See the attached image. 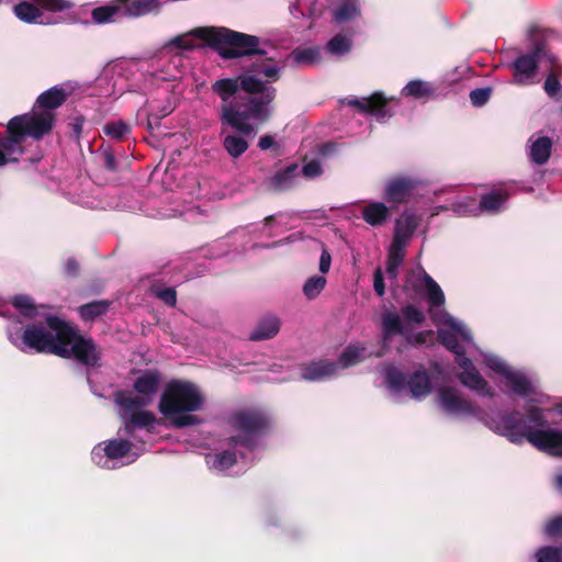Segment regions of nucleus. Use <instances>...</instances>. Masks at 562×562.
Returning <instances> with one entry per match:
<instances>
[{
    "mask_svg": "<svg viewBox=\"0 0 562 562\" xmlns=\"http://www.w3.org/2000/svg\"><path fill=\"white\" fill-rule=\"evenodd\" d=\"M176 37L168 41L161 48L160 56L151 64V74L157 80L176 81L183 75V58L181 52H189L195 47L172 45Z\"/></svg>",
    "mask_w": 562,
    "mask_h": 562,
    "instance_id": "16",
    "label": "nucleus"
},
{
    "mask_svg": "<svg viewBox=\"0 0 562 562\" xmlns=\"http://www.w3.org/2000/svg\"><path fill=\"white\" fill-rule=\"evenodd\" d=\"M367 349L363 346L359 344H353L347 346L344 349L340 357L338 358V361L335 363L338 364L339 371L361 362L367 358Z\"/></svg>",
    "mask_w": 562,
    "mask_h": 562,
    "instance_id": "30",
    "label": "nucleus"
},
{
    "mask_svg": "<svg viewBox=\"0 0 562 562\" xmlns=\"http://www.w3.org/2000/svg\"><path fill=\"white\" fill-rule=\"evenodd\" d=\"M151 293L169 306H175L177 302V293L173 288H164L159 284H153Z\"/></svg>",
    "mask_w": 562,
    "mask_h": 562,
    "instance_id": "42",
    "label": "nucleus"
},
{
    "mask_svg": "<svg viewBox=\"0 0 562 562\" xmlns=\"http://www.w3.org/2000/svg\"><path fill=\"white\" fill-rule=\"evenodd\" d=\"M537 562H562V549L542 547L536 552Z\"/></svg>",
    "mask_w": 562,
    "mask_h": 562,
    "instance_id": "43",
    "label": "nucleus"
},
{
    "mask_svg": "<svg viewBox=\"0 0 562 562\" xmlns=\"http://www.w3.org/2000/svg\"><path fill=\"white\" fill-rule=\"evenodd\" d=\"M104 165L109 170H114L116 168L115 157L110 150L104 151Z\"/></svg>",
    "mask_w": 562,
    "mask_h": 562,
    "instance_id": "54",
    "label": "nucleus"
},
{
    "mask_svg": "<svg viewBox=\"0 0 562 562\" xmlns=\"http://www.w3.org/2000/svg\"><path fill=\"white\" fill-rule=\"evenodd\" d=\"M425 321L424 313L414 305H406L401 314L385 311L381 315V334L384 347H387L395 335H401L409 342L413 341L412 331Z\"/></svg>",
    "mask_w": 562,
    "mask_h": 562,
    "instance_id": "13",
    "label": "nucleus"
},
{
    "mask_svg": "<svg viewBox=\"0 0 562 562\" xmlns=\"http://www.w3.org/2000/svg\"><path fill=\"white\" fill-rule=\"evenodd\" d=\"M391 216V206L382 201H369L361 207L362 220L372 227L385 225Z\"/></svg>",
    "mask_w": 562,
    "mask_h": 562,
    "instance_id": "27",
    "label": "nucleus"
},
{
    "mask_svg": "<svg viewBox=\"0 0 562 562\" xmlns=\"http://www.w3.org/2000/svg\"><path fill=\"white\" fill-rule=\"evenodd\" d=\"M120 438L95 445L91 451L92 462L102 469L113 470L133 463L144 450L131 438L119 431Z\"/></svg>",
    "mask_w": 562,
    "mask_h": 562,
    "instance_id": "10",
    "label": "nucleus"
},
{
    "mask_svg": "<svg viewBox=\"0 0 562 562\" xmlns=\"http://www.w3.org/2000/svg\"><path fill=\"white\" fill-rule=\"evenodd\" d=\"M432 94L430 85L423 80H412L403 89L402 95L422 99Z\"/></svg>",
    "mask_w": 562,
    "mask_h": 562,
    "instance_id": "40",
    "label": "nucleus"
},
{
    "mask_svg": "<svg viewBox=\"0 0 562 562\" xmlns=\"http://www.w3.org/2000/svg\"><path fill=\"white\" fill-rule=\"evenodd\" d=\"M204 41L217 48L224 58H236L244 55H267L268 50L259 48V38L254 35L238 33L224 27H196L176 36L172 45L199 47Z\"/></svg>",
    "mask_w": 562,
    "mask_h": 562,
    "instance_id": "7",
    "label": "nucleus"
},
{
    "mask_svg": "<svg viewBox=\"0 0 562 562\" xmlns=\"http://www.w3.org/2000/svg\"><path fill=\"white\" fill-rule=\"evenodd\" d=\"M280 330V319L276 315L263 316L249 334L250 340H265L274 337Z\"/></svg>",
    "mask_w": 562,
    "mask_h": 562,
    "instance_id": "29",
    "label": "nucleus"
},
{
    "mask_svg": "<svg viewBox=\"0 0 562 562\" xmlns=\"http://www.w3.org/2000/svg\"><path fill=\"white\" fill-rule=\"evenodd\" d=\"M416 279L413 284L416 289H424L430 305V314L438 327L440 342L456 355V361L462 369L459 374L460 382L471 391L483 397H493L494 390L481 375L465 353L472 355V350L481 353L484 364L503 380L513 368L496 355L480 351L473 341L471 331L458 318L451 316L441 306L445 304V294L439 284L422 268L412 272L411 279Z\"/></svg>",
    "mask_w": 562,
    "mask_h": 562,
    "instance_id": "1",
    "label": "nucleus"
},
{
    "mask_svg": "<svg viewBox=\"0 0 562 562\" xmlns=\"http://www.w3.org/2000/svg\"><path fill=\"white\" fill-rule=\"evenodd\" d=\"M426 183L411 176H394L384 183L383 199L393 207L424 196Z\"/></svg>",
    "mask_w": 562,
    "mask_h": 562,
    "instance_id": "17",
    "label": "nucleus"
},
{
    "mask_svg": "<svg viewBox=\"0 0 562 562\" xmlns=\"http://www.w3.org/2000/svg\"><path fill=\"white\" fill-rule=\"evenodd\" d=\"M348 104L357 108L361 113L374 116L380 122L390 119L393 115V111L387 104V100L380 92H375L369 98L350 100L348 101Z\"/></svg>",
    "mask_w": 562,
    "mask_h": 562,
    "instance_id": "24",
    "label": "nucleus"
},
{
    "mask_svg": "<svg viewBox=\"0 0 562 562\" xmlns=\"http://www.w3.org/2000/svg\"><path fill=\"white\" fill-rule=\"evenodd\" d=\"M360 14V0H342L334 11V19L338 23H345L355 20Z\"/></svg>",
    "mask_w": 562,
    "mask_h": 562,
    "instance_id": "33",
    "label": "nucleus"
},
{
    "mask_svg": "<svg viewBox=\"0 0 562 562\" xmlns=\"http://www.w3.org/2000/svg\"><path fill=\"white\" fill-rule=\"evenodd\" d=\"M177 97L169 88L157 92V95L149 101L148 127L151 128L153 121H158L170 114L176 108Z\"/></svg>",
    "mask_w": 562,
    "mask_h": 562,
    "instance_id": "25",
    "label": "nucleus"
},
{
    "mask_svg": "<svg viewBox=\"0 0 562 562\" xmlns=\"http://www.w3.org/2000/svg\"><path fill=\"white\" fill-rule=\"evenodd\" d=\"M299 239H301V236L299 234H292V235L288 236L284 239L274 241L271 245H268V246H265V247L266 248H276V247H279V246H282V245H285V244H292V243H294V241H296Z\"/></svg>",
    "mask_w": 562,
    "mask_h": 562,
    "instance_id": "52",
    "label": "nucleus"
},
{
    "mask_svg": "<svg viewBox=\"0 0 562 562\" xmlns=\"http://www.w3.org/2000/svg\"><path fill=\"white\" fill-rule=\"evenodd\" d=\"M543 89L550 98H559L562 94V85L552 74L547 77Z\"/></svg>",
    "mask_w": 562,
    "mask_h": 562,
    "instance_id": "45",
    "label": "nucleus"
},
{
    "mask_svg": "<svg viewBox=\"0 0 562 562\" xmlns=\"http://www.w3.org/2000/svg\"><path fill=\"white\" fill-rule=\"evenodd\" d=\"M231 424L238 435L224 441L217 452L205 456L209 469L218 473L231 469L238 458H248V453L259 445L267 419L258 411H240L232 415Z\"/></svg>",
    "mask_w": 562,
    "mask_h": 562,
    "instance_id": "5",
    "label": "nucleus"
},
{
    "mask_svg": "<svg viewBox=\"0 0 562 562\" xmlns=\"http://www.w3.org/2000/svg\"><path fill=\"white\" fill-rule=\"evenodd\" d=\"M289 58L299 65H314L321 61V48L317 46L296 48Z\"/></svg>",
    "mask_w": 562,
    "mask_h": 562,
    "instance_id": "36",
    "label": "nucleus"
},
{
    "mask_svg": "<svg viewBox=\"0 0 562 562\" xmlns=\"http://www.w3.org/2000/svg\"><path fill=\"white\" fill-rule=\"evenodd\" d=\"M276 222V216L270 215L265 218L262 224H251L247 227L237 229L225 237L214 240L201 249L202 256L211 259L221 258L228 255L231 251H241L250 241L248 237L250 233H256L259 229L270 228Z\"/></svg>",
    "mask_w": 562,
    "mask_h": 562,
    "instance_id": "15",
    "label": "nucleus"
},
{
    "mask_svg": "<svg viewBox=\"0 0 562 562\" xmlns=\"http://www.w3.org/2000/svg\"><path fill=\"white\" fill-rule=\"evenodd\" d=\"M557 480L560 488H562V475H558Z\"/></svg>",
    "mask_w": 562,
    "mask_h": 562,
    "instance_id": "57",
    "label": "nucleus"
},
{
    "mask_svg": "<svg viewBox=\"0 0 562 562\" xmlns=\"http://www.w3.org/2000/svg\"><path fill=\"white\" fill-rule=\"evenodd\" d=\"M68 8L70 3L67 0H38V5L23 1L14 7V13L23 22L49 25L57 23L49 15L50 12H60Z\"/></svg>",
    "mask_w": 562,
    "mask_h": 562,
    "instance_id": "18",
    "label": "nucleus"
},
{
    "mask_svg": "<svg viewBox=\"0 0 562 562\" xmlns=\"http://www.w3.org/2000/svg\"><path fill=\"white\" fill-rule=\"evenodd\" d=\"M102 131L108 137L115 140H122L131 133V126L123 120H115L106 122L103 125Z\"/></svg>",
    "mask_w": 562,
    "mask_h": 562,
    "instance_id": "38",
    "label": "nucleus"
},
{
    "mask_svg": "<svg viewBox=\"0 0 562 562\" xmlns=\"http://www.w3.org/2000/svg\"><path fill=\"white\" fill-rule=\"evenodd\" d=\"M164 0H117L111 5L93 9L92 19L97 23L114 22L120 18H139L158 13Z\"/></svg>",
    "mask_w": 562,
    "mask_h": 562,
    "instance_id": "14",
    "label": "nucleus"
},
{
    "mask_svg": "<svg viewBox=\"0 0 562 562\" xmlns=\"http://www.w3.org/2000/svg\"><path fill=\"white\" fill-rule=\"evenodd\" d=\"M274 145V139L270 135H265L259 138L258 147L262 150H267Z\"/></svg>",
    "mask_w": 562,
    "mask_h": 562,
    "instance_id": "53",
    "label": "nucleus"
},
{
    "mask_svg": "<svg viewBox=\"0 0 562 562\" xmlns=\"http://www.w3.org/2000/svg\"><path fill=\"white\" fill-rule=\"evenodd\" d=\"M327 280L324 276H312L303 284L304 296L312 301L315 300L325 289Z\"/></svg>",
    "mask_w": 562,
    "mask_h": 562,
    "instance_id": "39",
    "label": "nucleus"
},
{
    "mask_svg": "<svg viewBox=\"0 0 562 562\" xmlns=\"http://www.w3.org/2000/svg\"><path fill=\"white\" fill-rule=\"evenodd\" d=\"M239 134H224L221 133L222 136V145L227 154L232 158L240 157L248 149V142L244 138V134L238 132Z\"/></svg>",
    "mask_w": 562,
    "mask_h": 562,
    "instance_id": "31",
    "label": "nucleus"
},
{
    "mask_svg": "<svg viewBox=\"0 0 562 562\" xmlns=\"http://www.w3.org/2000/svg\"><path fill=\"white\" fill-rule=\"evenodd\" d=\"M437 402L446 414L477 417L494 432L515 445L528 441L540 451L562 457V430L550 427L544 411L539 407L529 406L525 416L518 412L488 415L463 398L453 386L438 387Z\"/></svg>",
    "mask_w": 562,
    "mask_h": 562,
    "instance_id": "2",
    "label": "nucleus"
},
{
    "mask_svg": "<svg viewBox=\"0 0 562 562\" xmlns=\"http://www.w3.org/2000/svg\"><path fill=\"white\" fill-rule=\"evenodd\" d=\"M544 533L550 538L562 536V515L552 518L546 524Z\"/></svg>",
    "mask_w": 562,
    "mask_h": 562,
    "instance_id": "47",
    "label": "nucleus"
},
{
    "mask_svg": "<svg viewBox=\"0 0 562 562\" xmlns=\"http://www.w3.org/2000/svg\"><path fill=\"white\" fill-rule=\"evenodd\" d=\"M491 93L490 88H477L470 92V100L474 106H482L488 101Z\"/></svg>",
    "mask_w": 562,
    "mask_h": 562,
    "instance_id": "46",
    "label": "nucleus"
},
{
    "mask_svg": "<svg viewBox=\"0 0 562 562\" xmlns=\"http://www.w3.org/2000/svg\"><path fill=\"white\" fill-rule=\"evenodd\" d=\"M338 373V364L329 361H312L301 367V379L305 381H323Z\"/></svg>",
    "mask_w": 562,
    "mask_h": 562,
    "instance_id": "28",
    "label": "nucleus"
},
{
    "mask_svg": "<svg viewBox=\"0 0 562 562\" xmlns=\"http://www.w3.org/2000/svg\"><path fill=\"white\" fill-rule=\"evenodd\" d=\"M419 216L414 210L407 209L401 213L394 223V235L391 245L406 248L419 224Z\"/></svg>",
    "mask_w": 562,
    "mask_h": 562,
    "instance_id": "23",
    "label": "nucleus"
},
{
    "mask_svg": "<svg viewBox=\"0 0 562 562\" xmlns=\"http://www.w3.org/2000/svg\"><path fill=\"white\" fill-rule=\"evenodd\" d=\"M552 148V142L547 136L536 138L530 145V159L537 165H543L548 161Z\"/></svg>",
    "mask_w": 562,
    "mask_h": 562,
    "instance_id": "32",
    "label": "nucleus"
},
{
    "mask_svg": "<svg viewBox=\"0 0 562 562\" xmlns=\"http://www.w3.org/2000/svg\"><path fill=\"white\" fill-rule=\"evenodd\" d=\"M199 207L192 206V207H182L180 210H166L164 212H159L158 215L161 217H173L177 215L180 216H188L190 220H195V216L199 215Z\"/></svg>",
    "mask_w": 562,
    "mask_h": 562,
    "instance_id": "44",
    "label": "nucleus"
},
{
    "mask_svg": "<svg viewBox=\"0 0 562 562\" xmlns=\"http://www.w3.org/2000/svg\"><path fill=\"white\" fill-rule=\"evenodd\" d=\"M109 308L108 301H93L79 307L80 317L85 321H93L103 315Z\"/></svg>",
    "mask_w": 562,
    "mask_h": 562,
    "instance_id": "41",
    "label": "nucleus"
},
{
    "mask_svg": "<svg viewBox=\"0 0 562 562\" xmlns=\"http://www.w3.org/2000/svg\"><path fill=\"white\" fill-rule=\"evenodd\" d=\"M121 416L124 423V435L133 438L136 442H138L137 431L145 429L146 434H149L150 430L155 428L157 423L156 416L148 411H139V412H126L125 409H121Z\"/></svg>",
    "mask_w": 562,
    "mask_h": 562,
    "instance_id": "22",
    "label": "nucleus"
},
{
    "mask_svg": "<svg viewBox=\"0 0 562 562\" xmlns=\"http://www.w3.org/2000/svg\"><path fill=\"white\" fill-rule=\"evenodd\" d=\"M330 266H331V256L328 252V250L324 248L321 254V258H319V266H318L319 272L323 274H326L330 270Z\"/></svg>",
    "mask_w": 562,
    "mask_h": 562,
    "instance_id": "50",
    "label": "nucleus"
},
{
    "mask_svg": "<svg viewBox=\"0 0 562 562\" xmlns=\"http://www.w3.org/2000/svg\"><path fill=\"white\" fill-rule=\"evenodd\" d=\"M284 68L285 60L274 48L271 54L259 55L250 68L241 75V90L257 95L263 110L270 113L269 104L276 97V89L271 83L280 79Z\"/></svg>",
    "mask_w": 562,
    "mask_h": 562,
    "instance_id": "8",
    "label": "nucleus"
},
{
    "mask_svg": "<svg viewBox=\"0 0 562 562\" xmlns=\"http://www.w3.org/2000/svg\"><path fill=\"white\" fill-rule=\"evenodd\" d=\"M205 394L192 381L173 379L164 387L158 411L172 428L196 426L202 419L195 415L205 405Z\"/></svg>",
    "mask_w": 562,
    "mask_h": 562,
    "instance_id": "6",
    "label": "nucleus"
},
{
    "mask_svg": "<svg viewBox=\"0 0 562 562\" xmlns=\"http://www.w3.org/2000/svg\"><path fill=\"white\" fill-rule=\"evenodd\" d=\"M502 382L512 393L520 397L528 398L536 394L532 381L521 370L512 368Z\"/></svg>",
    "mask_w": 562,
    "mask_h": 562,
    "instance_id": "26",
    "label": "nucleus"
},
{
    "mask_svg": "<svg viewBox=\"0 0 562 562\" xmlns=\"http://www.w3.org/2000/svg\"><path fill=\"white\" fill-rule=\"evenodd\" d=\"M65 270L68 274L74 276L78 271V263L74 258H68L65 262Z\"/></svg>",
    "mask_w": 562,
    "mask_h": 562,
    "instance_id": "55",
    "label": "nucleus"
},
{
    "mask_svg": "<svg viewBox=\"0 0 562 562\" xmlns=\"http://www.w3.org/2000/svg\"><path fill=\"white\" fill-rule=\"evenodd\" d=\"M507 194L501 191H493L482 195L480 202L474 198L462 196L453 204V213L459 216H477L482 212L496 213L504 205Z\"/></svg>",
    "mask_w": 562,
    "mask_h": 562,
    "instance_id": "19",
    "label": "nucleus"
},
{
    "mask_svg": "<svg viewBox=\"0 0 562 562\" xmlns=\"http://www.w3.org/2000/svg\"><path fill=\"white\" fill-rule=\"evenodd\" d=\"M555 409H557V412H558L559 414H561V415H562V401H561V402H559V403L555 405Z\"/></svg>",
    "mask_w": 562,
    "mask_h": 562,
    "instance_id": "56",
    "label": "nucleus"
},
{
    "mask_svg": "<svg viewBox=\"0 0 562 562\" xmlns=\"http://www.w3.org/2000/svg\"><path fill=\"white\" fill-rule=\"evenodd\" d=\"M66 98V90L60 86H54L38 95L32 113H26L25 115H49L52 119L49 130H52L55 122V114L53 113V110L59 108L65 102ZM49 132L50 131H48L46 134H48Z\"/></svg>",
    "mask_w": 562,
    "mask_h": 562,
    "instance_id": "21",
    "label": "nucleus"
},
{
    "mask_svg": "<svg viewBox=\"0 0 562 562\" xmlns=\"http://www.w3.org/2000/svg\"><path fill=\"white\" fill-rule=\"evenodd\" d=\"M241 75L236 78H222L212 83V91L221 98L218 117L223 125L231 126L244 135H252L255 127L251 122L262 123L269 117L258 97L247 93L238 94Z\"/></svg>",
    "mask_w": 562,
    "mask_h": 562,
    "instance_id": "4",
    "label": "nucleus"
},
{
    "mask_svg": "<svg viewBox=\"0 0 562 562\" xmlns=\"http://www.w3.org/2000/svg\"><path fill=\"white\" fill-rule=\"evenodd\" d=\"M160 383L161 375L157 370L142 371L133 383L135 394L127 391L116 392L115 403L121 409L126 412L147 406L154 401Z\"/></svg>",
    "mask_w": 562,
    "mask_h": 562,
    "instance_id": "12",
    "label": "nucleus"
},
{
    "mask_svg": "<svg viewBox=\"0 0 562 562\" xmlns=\"http://www.w3.org/2000/svg\"><path fill=\"white\" fill-rule=\"evenodd\" d=\"M300 176V167L295 164L278 171L271 179V184L277 190H286L292 187Z\"/></svg>",
    "mask_w": 562,
    "mask_h": 562,
    "instance_id": "34",
    "label": "nucleus"
},
{
    "mask_svg": "<svg viewBox=\"0 0 562 562\" xmlns=\"http://www.w3.org/2000/svg\"><path fill=\"white\" fill-rule=\"evenodd\" d=\"M352 47V41L345 34H337L325 46V52L334 57L347 55Z\"/></svg>",
    "mask_w": 562,
    "mask_h": 562,
    "instance_id": "35",
    "label": "nucleus"
},
{
    "mask_svg": "<svg viewBox=\"0 0 562 562\" xmlns=\"http://www.w3.org/2000/svg\"><path fill=\"white\" fill-rule=\"evenodd\" d=\"M373 289L379 296H383L385 294L384 277L380 267L375 269L373 274Z\"/></svg>",
    "mask_w": 562,
    "mask_h": 562,
    "instance_id": "49",
    "label": "nucleus"
},
{
    "mask_svg": "<svg viewBox=\"0 0 562 562\" xmlns=\"http://www.w3.org/2000/svg\"><path fill=\"white\" fill-rule=\"evenodd\" d=\"M405 258V248H398L397 246L391 245L386 260V274L390 280H396L398 276V269L402 266Z\"/></svg>",
    "mask_w": 562,
    "mask_h": 562,
    "instance_id": "37",
    "label": "nucleus"
},
{
    "mask_svg": "<svg viewBox=\"0 0 562 562\" xmlns=\"http://www.w3.org/2000/svg\"><path fill=\"white\" fill-rule=\"evenodd\" d=\"M75 130H76V133H78V134L80 133V126L79 125H76Z\"/></svg>",
    "mask_w": 562,
    "mask_h": 562,
    "instance_id": "58",
    "label": "nucleus"
},
{
    "mask_svg": "<svg viewBox=\"0 0 562 562\" xmlns=\"http://www.w3.org/2000/svg\"><path fill=\"white\" fill-rule=\"evenodd\" d=\"M541 59L548 60L550 64H555V56L547 52L543 47L537 46L531 54L519 56L514 63L513 68L515 71L514 82L517 85H531L536 75L538 64Z\"/></svg>",
    "mask_w": 562,
    "mask_h": 562,
    "instance_id": "20",
    "label": "nucleus"
},
{
    "mask_svg": "<svg viewBox=\"0 0 562 562\" xmlns=\"http://www.w3.org/2000/svg\"><path fill=\"white\" fill-rule=\"evenodd\" d=\"M382 373L387 389L397 403L402 402V393L406 386L411 396L418 401L425 398L431 391L430 376L423 368L416 370L408 379L394 366H386Z\"/></svg>",
    "mask_w": 562,
    "mask_h": 562,
    "instance_id": "11",
    "label": "nucleus"
},
{
    "mask_svg": "<svg viewBox=\"0 0 562 562\" xmlns=\"http://www.w3.org/2000/svg\"><path fill=\"white\" fill-rule=\"evenodd\" d=\"M462 199V196L452 200L451 202L443 204V205H437L430 209V216L438 215L440 212L449 211L451 210L453 212V204L459 202Z\"/></svg>",
    "mask_w": 562,
    "mask_h": 562,
    "instance_id": "51",
    "label": "nucleus"
},
{
    "mask_svg": "<svg viewBox=\"0 0 562 562\" xmlns=\"http://www.w3.org/2000/svg\"><path fill=\"white\" fill-rule=\"evenodd\" d=\"M50 116L18 115L7 124L8 136L0 139V166L19 160L23 154L22 143L26 137L40 139L49 131Z\"/></svg>",
    "mask_w": 562,
    "mask_h": 562,
    "instance_id": "9",
    "label": "nucleus"
},
{
    "mask_svg": "<svg viewBox=\"0 0 562 562\" xmlns=\"http://www.w3.org/2000/svg\"><path fill=\"white\" fill-rule=\"evenodd\" d=\"M12 305L25 318L41 319L27 325L23 333L14 326L7 328L9 341L22 352L53 353L63 358L75 357L87 367H94L100 359V351L91 339L80 336L64 319L41 314L27 295H16Z\"/></svg>",
    "mask_w": 562,
    "mask_h": 562,
    "instance_id": "3",
    "label": "nucleus"
},
{
    "mask_svg": "<svg viewBox=\"0 0 562 562\" xmlns=\"http://www.w3.org/2000/svg\"><path fill=\"white\" fill-rule=\"evenodd\" d=\"M323 168L318 160H311L300 168V173L306 178H315L322 175Z\"/></svg>",
    "mask_w": 562,
    "mask_h": 562,
    "instance_id": "48",
    "label": "nucleus"
}]
</instances>
